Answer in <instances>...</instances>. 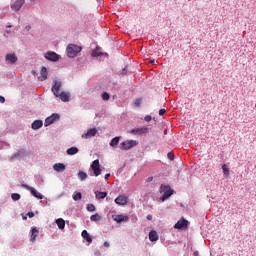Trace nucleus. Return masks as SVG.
I'll list each match as a JSON object with an SVG mask.
<instances>
[{
	"label": "nucleus",
	"instance_id": "nucleus-1",
	"mask_svg": "<svg viewBox=\"0 0 256 256\" xmlns=\"http://www.w3.org/2000/svg\"><path fill=\"white\" fill-rule=\"evenodd\" d=\"M83 48H81V46H77L75 44H70L67 47V54L68 57L70 58H74L77 57V55H79V53H81Z\"/></svg>",
	"mask_w": 256,
	"mask_h": 256
},
{
	"label": "nucleus",
	"instance_id": "nucleus-2",
	"mask_svg": "<svg viewBox=\"0 0 256 256\" xmlns=\"http://www.w3.org/2000/svg\"><path fill=\"white\" fill-rule=\"evenodd\" d=\"M160 193H163L161 196V201H167L171 195H173V189L169 185H161Z\"/></svg>",
	"mask_w": 256,
	"mask_h": 256
},
{
	"label": "nucleus",
	"instance_id": "nucleus-3",
	"mask_svg": "<svg viewBox=\"0 0 256 256\" xmlns=\"http://www.w3.org/2000/svg\"><path fill=\"white\" fill-rule=\"evenodd\" d=\"M132 147H137V141L127 140V141L120 143V146H119V148L122 151H129V149H132Z\"/></svg>",
	"mask_w": 256,
	"mask_h": 256
},
{
	"label": "nucleus",
	"instance_id": "nucleus-4",
	"mask_svg": "<svg viewBox=\"0 0 256 256\" xmlns=\"http://www.w3.org/2000/svg\"><path fill=\"white\" fill-rule=\"evenodd\" d=\"M90 167L95 177H99V175H101V164L99 163V159L94 160Z\"/></svg>",
	"mask_w": 256,
	"mask_h": 256
},
{
	"label": "nucleus",
	"instance_id": "nucleus-5",
	"mask_svg": "<svg viewBox=\"0 0 256 256\" xmlns=\"http://www.w3.org/2000/svg\"><path fill=\"white\" fill-rule=\"evenodd\" d=\"M189 227V221L185 218L180 219L175 225L174 229H187Z\"/></svg>",
	"mask_w": 256,
	"mask_h": 256
},
{
	"label": "nucleus",
	"instance_id": "nucleus-6",
	"mask_svg": "<svg viewBox=\"0 0 256 256\" xmlns=\"http://www.w3.org/2000/svg\"><path fill=\"white\" fill-rule=\"evenodd\" d=\"M23 187H25V189H27V191H30V193H32L33 197H36V199H43V195L39 192H37V190H35V188L24 184Z\"/></svg>",
	"mask_w": 256,
	"mask_h": 256
},
{
	"label": "nucleus",
	"instance_id": "nucleus-7",
	"mask_svg": "<svg viewBox=\"0 0 256 256\" xmlns=\"http://www.w3.org/2000/svg\"><path fill=\"white\" fill-rule=\"evenodd\" d=\"M113 221L116 223H123L129 221V216H125V214H117L112 216Z\"/></svg>",
	"mask_w": 256,
	"mask_h": 256
},
{
	"label": "nucleus",
	"instance_id": "nucleus-8",
	"mask_svg": "<svg viewBox=\"0 0 256 256\" xmlns=\"http://www.w3.org/2000/svg\"><path fill=\"white\" fill-rule=\"evenodd\" d=\"M59 119V114H52L50 117L45 119L44 125L45 127H49V125H53Z\"/></svg>",
	"mask_w": 256,
	"mask_h": 256
},
{
	"label": "nucleus",
	"instance_id": "nucleus-9",
	"mask_svg": "<svg viewBox=\"0 0 256 256\" xmlns=\"http://www.w3.org/2000/svg\"><path fill=\"white\" fill-rule=\"evenodd\" d=\"M130 133H132L133 135H145L146 133H149V128H134L130 131Z\"/></svg>",
	"mask_w": 256,
	"mask_h": 256
},
{
	"label": "nucleus",
	"instance_id": "nucleus-10",
	"mask_svg": "<svg viewBox=\"0 0 256 256\" xmlns=\"http://www.w3.org/2000/svg\"><path fill=\"white\" fill-rule=\"evenodd\" d=\"M97 135V128H90L87 133L82 134V139H91Z\"/></svg>",
	"mask_w": 256,
	"mask_h": 256
},
{
	"label": "nucleus",
	"instance_id": "nucleus-11",
	"mask_svg": "<svg viewBox=\"0 0 256 256\" xmlns=\"http://www.w3.org/2000/svg\"><path fill=\"white\" fill-rule=\"evenodd\" d=\"M61 81H55L54 85L52 86V92L55 95V97H59V94L61 93Z\"/></svg>",
	"mask_w": 256,
	"mask_h": 256
},
{
	"label": "nucleus",
	"instance_id": "nucleus-12",
	"mask_svg": "<svg viewBox=\"0 0 256 256\" xmlns=\"http://www.w3.org/2000/svg\"><path fill=\"white\" fill-rule=\"evenodd\" d=\"M23 5H25V0H16L11 5V9H12V11H19L21 9V7H23Z\"/></svg>",
	"mask_w": 256,
	"mask_h": 256
},
{
	"label": "nucleus",
	"instance_id": "nucleus-13",
	"mask_svg": "<svg viewBox=\"0 0 256 256\" xmlns=\"http://www.w3.org/2000/svg\"><path fill=\"white\" fill-rule=\"evenodd\" d=\"M45 59H47L48 61H57L59 59V54L53 52V51H49L45 54Z\"/></svg>",
	"mask_w": 256,
	"mask_h": 256
},
{
	"label": "nucleus",
	"instance_id": "nucleus-14",
	"mask_svg": "<svg viewBox=\"0 0 256 256\" xmlns=\"http://www.w3.org/2000/svg\"><path fill=\"white\" fill-rule=\"evenodd\" d=\"M128 201H129V198H127V196L120 195L115 199V204L116 205H127Z\"/></svg>",
	"mask_w": 256,
	"mask_h": 256
},
{
	"label": "nucleus",
	"instance_id": "nucleus-15",
	"mask_svg": "<svg viewBox=\"0 0 256 256\" xmlns=\"http://www.w3.org/2000/svg\"><path fill=\"white\" fill-rule=\"evenodd\" d=\"M65 168H66L65 164H63V163H56L53 165V169L57 173H63V171H65Z\"/></svg>",
	"mask_w": 256,
	"mask_h": 256
},
{
	"label": "nucleus",
	"instance_id": "nucleus-16",
	"mask_svg": "<svg viewBox=\"0 0 256 256\" xmlns=\"http://www.w3.org/2000/svg\"><path fill=\"white\" fill-rule=\"evenodd\" d=\"M6 61H8V63H11V65H13L17 63V56L15 54H7Z\"/></svg>",
	"mask_w": 256,
	"mask_h": 256
},
{
	"label": "nucleus",
	"instance_id": "nucleus-17",
	"mask_svg": "<svg viewBox=\"0 0 256 256\" xmlns=\"http://www.w3.org/2000/svg\"><path fill=\"white\" fill-rule=\"evenodd\" d=\"M31 238L30 241H32V243H35L37 237H39V230H37V228H32L31 229Z\"/></svg>",
	"mask_w": 256,
	"mask_h": 256
},
{
	"label": "nucleus",
	"instance_id": "nucleus-18",
	"mask_svg": "<svg viewBox=\"0 0 256 256\" xmlns=\"http://www.w3.org/2000/svg\"><path fill=\"white\" fill-rule=\"evenodd\" d=\"M82 237L83 239H85V241H87V243H93V238L91 237V235H89V232H87V230L82 231Z\"/></svg>",
	"mask_w": 256,
	"mask_h": 256
},
{
	"label": "nucleus",
	"instance_id": "nucleus-19",
	"mask_svg": "<svg viewBox=\"0 0 256 256\" xmlns=\"http://www.w3.org/2000/svg\"><path fill=\"white\" fill-rule=\"evenodd\" d=\"M47 69L43 67L40 71V76L38 77L39 81H45L47 79Z\"/></svg>",
	"mask_w": 256,
	"mask_h": 256
},
{
	"label": "nucleus",
	"instance_id": "nucleus-20",
	"mask_svg": "<svg viewBox=\"0 0 256 256\" xmlns=\"http://www.w3.org/2000/svg\"><path fill=\"white\" fill-rule=\"evenodd\" d=\"M31 127L34 129V131H37V129H41V127H43V122L41 120H35Z\"/></svg>",
	"mask_w": 256,
	"mask_h": 256
},
{
	"label": "nucleus",
	"instance_id": "nucleus-21",
	"mask_svg": "<svg viewBox=\"0 0 256 256\" xmlns=\"http://www.w3.org/2000/svg\"><path fill=\"white\" fill-rule=\"evenodd\" d=\"M149 240L150 241H159V235L157 234V231L152 230L149 232Z\"/></svg>",
	"mask_w": 256,
	"mask_h": 256
},
{
	"label": "nucleus",
	"instance_id": "nucleus-22",
	"mask_svg": "<svg viewBox=\"0 0 256 256\" xmlns=\"http://www.w3.org/2000/svg\"><path fill=\"white\" fill-rule=\"evenodd\" d=\"M58 97H60L61 101H64L65 103L69 101V94L66 92H60Z\"/></svg>",
	"mask_w": 256,
	"mask_h": 256
},
{
	"label": "nucleus",
	"instance_id": "nucleus-23",
	"mask_svg": "<svg viewBox=\"0 0 256 256\" xmlns=\"http://www.w3.org/2000/svg\"><path fill=\"white\" fill-rule=\"evenodd\" d=\"M66 153H67V155H77V153H79V148L71 147V148L67 149Z\"/></svg>",
	"mask_w": 256,
	"mask_h": 256
},
{
	"label": "nucleus",
	"instance_id": "nucleus-24",
	"mask_svg": "<svg viewBox=\"0 0 256 256\" xmlns=\"http://www.w3.org/2000/svg\"><path fill=\"white\" fill-rule=\"evenodd\" d=\"M120 139L121 137L119 136L114 137L110 142V147H117V145H119Z\"/></svg>",
	"mask_w": 256,
	"mask_h": 256
},
{
	"label": "nucleus",
	"instance_id": "nucleus-25",
	"mask_svg": "<svg viewBox=\"0 0 256 256\" xmlns=\"http://www.w3.org/2000/svg\"><path fill=\"white\" fill-rule=\"evenodd\" d=\"M56 224L58 225V229H65V220L63 218H58Z\"/></svg>",
	"mask_w": 256,
	"mask_h": 256
},
{
	"label": "nucleus",
	"instance_id": "nucleus-26",
	"mask_svg": "<svg viewBox=\"0 0 256 256\" xmlns=\"http://www.w3.org/2000/svg\"><path fill=\"white\" fill-rule=\"evenodd\" d=\"M96 199H105L107 197V192H95Z\"/></svg>",
	"mask_w": 256,
	"mask_h": 256
},
{
	"label": "nucleus",
	"instance_id": "nucleus-27",
	"mask_svg": "<svg viewBox=\"0 0 256 256\" xmlns=\"http://www.w3.org/2000/svg\"><path fill=\"white\" fill-rule=\"evenodd\" d=\"M87 173L80 171L78 172V179H80V181H85V179H87Z\"/></svg>",
	"mask_w": 256,
	"mask_h": 256
},
{
	"label": "nucleus",
	"instance_id": "nucleus-28",
	"mask_svg": "<svg viewBox=\"0 0 256 256\" xmlns=\"http://www.w3.org/2000/svg\"><path fill=\"white\" fill-rule=\"evenodd\" d=\"M90 220L93 221V222H97V221H101V215L99 214H93L91 217H90Z\"/></svg>",
	"mask_w": 256,
	"mask_h": 256
},
{
	"label": "nucleus",
	"instance_id": "nucleus-29",
	"mask_svg": "<svg viewBox=\"0 0 256 256\" xmlns=\"http://www.w3.org/2000/svg\"><path fill=\"white\" fill-rule=\"evenodd\" d=\"M222 171H223L225 177H229V168H227V165H226V164H224V165L222 166Z\"/></svg>",
	"mask_w": 256,
	"mask_h": 256
},
{
	"label": "nucleus",
	"instance_id": "nucleus-30",
	"mask_svg": "<svg viewBox=\"0 0 256 256\" xmlns=\"http://www.w3.org/2000/svg\"><path fill=\"white\" fill-rule=\"evenodd\" d=\"M83 198V195L81 194V192L76 193V195L73 196L74 201H81V199Z\"/></svg>",
	"mask_w": 256,
	"mask_h": 256
},
{
	"label": "nucleus",
	"instance_id": "nucleus-31",
	"mask_svg": "<svg viewBox=\"0 0 256 256\" xmlns=\"http://www.w3.org/2000/svg\"><path fill=\"white\" fill-rule=\"evenodd\" d=\"M102 99H103V101H109V99H111V95L107 92H104L102 94Z\"/></svg>",
	"mask_w": 256,
	"mask_h": 256
},
{
	"label": "nucleus",
	"instance_id": "nucleus-32",
	"mask_svg": "<svg viewBox=\"0 0 256 256\" xmlns=\"http://www.w3.org/2000/svg\"><path fill=\"white\" fill-rule=\"evenodd\" d=\"M11 197L13 201H19V199H21V195L19 193H13Z\"/></svg>",
	"mask_w": 256,
	"mask_h": 256
},
{
	"label": "nucleus",
	"instance_id": "nucleus-33",
	"mask_svg": "<svg viewBox=\"0 0 256 256\" xmlns=\"http://www.w3.org/2000/svg\"><path fill=\"white\" fill-rule=\"evenodd\" d=\"M95 205L93 204H88L87 205V211H90L91 213H93V211H95Z\"/></svg>",
	"mask_w": 256,
	"mask_h": 256
},
{
	"label": "nucleus",
	"instance_id": "nucleus-34",
	"mask_svg": "<svg viewBox=\"0 0 256 256\" xmlns=\"http://www.w3.org/2000/svg\"><path fill=\"white\" fill-rule=\"evenodd\" d=\"M135 107H141V98H138L134 102Z\"/></svg>",
	"mask_w": 256,
	"mask_h": 256
},
{
	"label": "nucleus",
	"instance_id": "nucleus-35",
	"mask_svg": "<svg viewBox=\"0 0 256 256\" xmlns=\"http://www.w3.org/2000/svg\"><path fill=\"white\" fill-rule=\"evenodd\" d=\"M168 159H170V161H173V159H175V154L172 152L168 153Z\"/></svg>",
	"mask_w": 256,
	"mask_h": 256
},
{
	"label": "nucleus",
	"instance_id": "nucleus-36",
	"mask_svg": "<svg viewBox=\"0 0 256 256\" xmlns=\"http://www.w3.org/2000/svg\"><path fill=\"white\" fill-rule=\"evenodd\" d=\"M165 113H167V110H165V109H160L159 110V115H165Z\"/></svg>",
	"mask_w": 256,
	"mask_h": 256
},
{
	"label": "nucleus",
	"instance_id": "nucleus-37",
	"mask_svg": "<svg viewBox=\"0 0 256 256\" xmlns=\"http://www.w3.org/2000/svg\"><path fill=\"white\" fill-rule=\"evenodd\" d=\"M151 116L150 115H147V116H145V118H144V120L147 122V123H149L150 121H151Z\"/></svg>",
	"mask_w": 256,
	"mask_h": 256
},
{
	"label": "nucleus",
	"instance_id": "nucleus-38",
	"mask_svg": "<svg viewBox=\"0 0 256 256\" xmlns=\"http://www.w3.org/2000/svg\"><path fill=\"white\" fill-rule=\"evenodd\" d=\"M101 55H102V54H101V53H97V51H94V52H93V56H94V57H101Z\"/></svg>",
	"mask_w": 256,
	"mask_h": 256
},
{
	"label": "nucleus",
	"instance_id": "nucleus-39",
	"mask_svg": "<svg viewBox=\"0 0 256 256\" xmlns=\"http://www.w3.org/2000/svg\"><path fill=\"white\" fill-rule=\"evenodd\" d=\"M110 177H111V174H110V173L106 174V175L104 176L105 181H107V179H109Z\"/></svg>",
	"mask_w": 256,
	"mask_h": 256
},
{
	"label": "nucleus",
	"instance_id": "nucleus-40",
	"mask_svg": "<svg viewBox=\"0 0 256 256\" xmlns=\"http://www.w3.org/2000/svg\"><path fill=\"white\" fill-rule=\"evenodd\" d=\"M28 217H30V219H31L32 217H35V213L29 212V213H28Z\"/></svg>",
	"mask_w": 256,
	"mask_h": 256
},
{
	"label": "nucleus",
	"instance_id": "nucleus-41",
	"mask_svg": "<svg viewBox=\"0 0 256 256\" xmlns=\"http://www.w3.org/2000/svg\"><path fill=\"white\" fill-rule=\"evenodd\" d=\"M147 219H148V221H152V220H153V215L149 214V215L147 216Z\"/></svg>",
	"mask_w": 256,
	"mask_h": 256
},
{
	"label": "nucleus",
	"instance_id": "nucleus-42",
	"mask_svg": "<svg viewBox=\"0 0 256 256\" xmlns=\"http://www.w3.org/2000/svg\"><path fill=\"white\" fill-rule=\"evenodd\" d=\"M0 103H5V97L0 96Z\"/></svg>",
	"mask_w": 256,
	"mask_h": 256
},
{
	"label": "nucleus",
	"instance_id": "nucleus-43",
	"mask_svg": "<svg viewBox=\"0 0 256 256\" xmlns=\"http://www.w3.org/2000/svg\"><path fill=\"white\" fill-rule=\"evenodd\" d=\"M122 75H127V69L124 68V69L122 70Z\"/></svg>",
	"mask_w": 256,
	"mask_h": 256
},
{
	"label": "nucleus",
	"instance_id": "nucleus-44",
	"mask_svg": "<svg viewBox=\"0 0 256 256\" xmlns=\"http://www.w3.org/2000/svg\"><path fill=\"white\" fill-rule=\"evenodd\" d=\"M104 247H110L109 242L105 241L104 242Z\"/></svg>",
	"mask_w": 256,
	"mask_h": 256
},
{
	"label": "nucleus",
	"instance_id": "nucleus-45",
	"mask_svg": "<svg viewBox=\"0 0 256 256\" xmlns=\"http://www.w3.org/2000/svg\"><path fill=\"white\" fill-rule=\"evenodd\" d=\"M147 181H153V177H149Z\"/></svg>",
	"mask_w": 256,
	"mask_h": 256
},
{
	"label": "nucleus",
	"instance_id": "nucleus-46",
	"mask_svg": "<svg viewBox=\"0 0 256 256\" xmlns=\"http://www.w3.org/2000/svg\"><path fill=\"white\" fill-rule=\"evenodd\" d=\"M152 65H155V60H151Z\"/></svg>",
	"mask_w": 256,
	"mask_h": 256
},
{
	"label": "nucleus",
	"instance_id": "nucleus-47",
	"mask_svg": "<svg viewBox=\"0 0 256 256\" xmlns=\"http://www.w3.org/2000/svg\"><path fill=\"white\" fill-rule=\"evenodd\" d=\"M31 1H35V0H31Z\"/></svg>",
	"mask_w": 256,
	"mask_h": 256
}]
</instances>
